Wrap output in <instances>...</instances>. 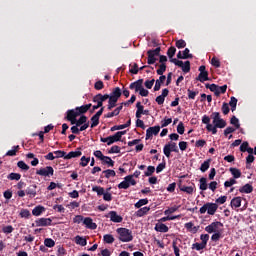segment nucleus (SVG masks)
<instances>
[{
	"mask_svg": "<svg viewBox=\"0 0 256 256\" xmlns=\"http://www.w3.org/2000/svg\"><path fill=\"white\" fill-rule=\"evenodd\" d=\"M175 53H177V48H175V46L168 48L167 56L170 59V63H174L176 67H181L183 73H189V71H191V62L187 60L183 63V61L173 58L175 57Z\"/></svg>",
	"mask_w": 256,
	"mask_h": 256,
	"instance_id": "1",
	"label": "nucleus"
},
{
	"mask_svg": "<svg viewBox=\"0 0 256 256\" xmlns=\"http://www.w3.org/2000/svg\"><path fill=\"white\" fill-rule=\"evenodd\" d=\"M91 107H93V104H85L82 106H78L74 109L68 110L66 112V121H75V117H80V115H85V113H87V111H89V109H91Z\"/></svg>",
	"mask_w": 256,
	"mask_h": 256,
	"instance_id": "2",
	"label": "nucleus"
},
{
	"mask_svg": "<svg viewBox=\"0 0 256 256\" xmlns=\"http://www.w3.org/2000/svg\"><path fill=\"white\" fill-rule=\"evenodd\" d=\"M116 233L119 241L122 243H131L133 241V231L127 228H117Z\"/></svg>",
	"mask_w": 256,
	"mask_h": 256,
	"instance_id": "3",
	"label": "nucleus"
},
{
	"mask_svg": "<svg viewBox=\"0 0 256 256\" xmlns=\"http://www.w3.org/2000/svg\"><path fill=\"white\" fill-rule=\"evenodd\" d=\"M217 209H219V205L217 203L207 202L200 208L199 212L201 215H205V213H208V215H215V213H217Z\"/></svg>",
	"mask_w": 256,
	"mask_h": 256,
	"instance_id": "4",
	"label": "nucleus"
},
{
	"mask_svg": "<svg viewBox=\"0 0 256 256\" xmlns=\"http://www.w3.org/2000/svg\"><path fill=\"white\" fill-rule=\"evenodd\" d=\"M163 153L167 159H171V153H179V147L177 143L170 141L166 145H164Z\"/></svg>",
	"mask_w": 256,
	"mask_h": 256,
	"instance_id": "5",
	"label": "nucleus"
},
{
	"mask_svg": "<svg viewBox=\"0 0 256 256\" xmlns=\"http://www.w3.org/2000/svg\"><path fill=\"white\" fill-rule=\"evenodd\" d=\"M147 55H148V60H147L148 65H155V63H157V57L161 55V47L148 50Z\"/></svg>",
	"mask_w": 256,
	"mask_h": 256,
	"instance_id": "6",
	"label": "nucleus"
},
{
	"mask_svg": "<svg viewBox=\"0 0 256 256\" xmlns=\"http://www.w3.org/2000/svg\"><path fill=\"white\" fill-rule=\"evenodd\" d=\"M211 119H213V125L218 129H225V127H227V121L221 118V114L219 112H213L211 114Z\"/></svg>",
	"mask_w": 256,
	"mask_h": 256,
	"instance_id": "7",
	"label": "nucleus"
},
{
	"mask_svg": "<svg viewBox=\"0 0 256 256\" xmlns=\"http://www.w3.org/2000/svg\"><path fill=\"white\" fill-rule=\"evenodd\" d=\"M221 227H223V223L220 221L212 222L210 225L205 227L206 233H219L221 232Z\"/></svg>",
	"mask_w": 256,
	"mask_h": 256,
	"instance_id": "8",
	"label": "nucleus"
},
{
	"mask_svg": "<svg viewBox=\"0 0 256 256\" xmlns=\"http://www.w3.org/2000/svg\"><path fill=\"white\" fill-rule=\"evenodd\" d=\"M54 173L55 170L51 166H46L36 171V175H40V177H53Z\"/></svg>",
	"mask_w": 256,
	"mask_h": 256,
	"instance_id": "9",
	"label": "nucleus"
},
{
	"mask_svg": "<svg viewBox=\"0 0 256 256\" xmlns=\"http://www.w3.org/2000/svg\"><path fill=\"white\" fill-rule=\"evenodd\" d=\"M109 99V94H97L92 98L93 103H97L98 107H103V102Z\"/></svg>",
	"mask_w": 256,
	"mask_h": 256,
	"instance_id": "10",
	"label": "nucleus"
},
{
	"mask_svg": "<svg viewBox=\"0 0 256 256\" xmlns=\"http://www.w3.org/2000/svg\"><path fill=\"white\" fill-rule=\"evenodd\" d=\"M161 131V126H152L146 130V140L151 139L153 135H159Z\"/></svg>",
	"mask_w": 256,
	"mask_h": 256,
	"instance_id": "11",
	"label": "nucleus"
},
{
	"mask_svg": "<svg viewBox=\"0 0 256 256\" xmlns=\"http://www.w3.org/2000/svg\"><path fill=\"white\" fill-rule=\"evenodd\" d=\"M106 217H109L112 223H123V217L117 214L116 211H110Z\"/></svg>",
	"mask_w": 256,
	"mask_h": 256,
	"instance_id": "12",
	"label": "nucleus"
},
{
	"mask_svg": "<svg viewBox=\"0 0 256 256\" xmlns=\"http://www.w3.org/2000/svg\"><path fill=\"white\" fill-rule=\"evenodd\" d=\"M36 227H49L53 220L51 218H39L35 220Z\"/></svg>",
	"mask_w": 256,
	"mask_h": 256,
	"instance_id": "13",
	"label": "nucleus"
},
{
	"mask_svg": "<svg viewBox=\"0 0 256 256\" xmlns=\"http://www.w3.org/2000/svg\"><path fill=\"white\" fill-rule=\"evenodd\" d=\"M71 125H76V127H81V125H84L87 122V116L80 115V118L77 120V117H74V120H68Z\"/></svg>",
	"mask_w": 256,
	"mask_h": 256,
	"instance_id": "14",
	"label": "nucleus"
},
{
	"mask_svg": "<svg viewBox=\"0 0 256 256\" xmlns=\"http://www.w3.org/2000/svg\"><path fill=\"white\" fill-rule=\"evenodd\" d=\"M83 225H85L86 229H91L92 231L97 229V223L93 222V218L91 217L84 218Z\"/></svg>",
	"mask_w": 256,
	"mask_h": 256,
	"instance_id": "15",
	"label": "nucleus"
},
{
	"mask_svg": "<svg viewBox=\"0 0 256 256\" xmlns=\"http://www.w3.org/2000/svg\"><path fill=\"white\" fill-rule=\"evenodd\" d=\"M168 95H169V89L164 88L162 90V94L156 97L155 99L156 103H158L159 105H163L165 103V97H167Z\"/></svg>",
	"mask_w": 256,
	"mask_h": 256,
	"instance_id": "16",
	"label": "nucleus"
},
{
	"mask_svg": "<svg viewBox=\"0 0 256 256\" xmlns=\"http://www.w3.org/2000/svg\"><path fill=\"white\" fill-rule=\"evenodd\" d=\"M83 155V152H81V148H77V151H71L66 156H64V159H76L77 157H81Z\"/></svg>",
	"mask_w": 256,
	"mask_h": 256,
	"instance_id": "17",
	"label": "nucleus"
},
{
	"mask_svg": "<svg viewBox=\"0 0 256 256\" xmlns=\"http://www.w3.org/2000/svg\"><path fill=\"white\" fill-rule=\"evenodd\" d=\"M143 87V79H139L135 82H132L129 86V89H135V92H139Z\"/></svg>",
	"mask_w": 256,
	"mask_h": 256,
	"instance_id": "18",
	"label": "nucleus"
},
{
	"mask_svg": "<svg viewBox=\"0 0 256 256\" xmlns=\"http://www.w3.org/2000/svg\"><path fill=\"white\" fill-rule=\"evenodd\" d=\"M26 195H29L31 199L37 195V185H30L26 189Z\"/></svg>",
	"mask_w": 256,
	"mask_h": 256,
	"instance_id": "19",
	"label": "nucleus"
},
{
	"mask_svg": "<svg viewBox=\"0 0 256 256\" xmlns=\"http://www.w3.org/2000/svg\"><path fill=\"white\" fill-rule=\"evenodd\" d=\"M155 231L158 233H168L169 232V227L165 225L164 223H157L155 225Z\"/></svg>",
	"mask_w": 256,
	"mask_h": 256,
	"instance_id": "20",
	"label": "nucleus"
},
{
	"mask_svg": "<svg viewBox=\"0 0 256 256\" xmlns=\"http://www.w3.org/2000/svg\"><path fill=\"white\" fill-rule=\"evenodd\" d=\"M166 79H167L166 75L160 76L159 79H157L155 82L154 91H159L161 89V85L165 83Z\"/></svg>",
	"mask_w": 256,
	"mask_h": 256,
	"instance_id": "21",
	"label": "nucleus"
},
{
	"mask_svg": "<svg viewBox=\"0 0 256 256\" xmlns=\"http://www.w3.org/2000/svg\"><path fill=\"white\" fill-rule=\"evenodd\" d=\"M206 89H210V91H212V93H215V95L217 97H219V95H221V92H219V86L216 84H206L205 85Z\"/></svg>",
	"mask_w": 256,
	"mask_h": 256,
	"instance_id": "22",
	"label": "nucleus"
},
{
	"mask_svg": "<svg viewBox=\"0 0 256 256\" xmlns=\"http://www.w3.org/2000/svg\"><path fill=\"white\" fill-rule=\"evenodd\" d=\"M121 95H122L121 88L116 87V88L113 89V91L111 92L109 97L112 98V99H118L119 100Z\"/></svg>",
	"mask_w": 256,
	"mask_h": 256,
	"instance_id": "23",
	"label": "nucleus"
},
{
	"mask_svg": "<svg viewBox=\"0 0 256 256\" xmlns=\"http://www.w3.org/2000/svg\"><path fill=\"white\" fill-rule=\"evenodd\" d=\"M43 213H45V208L43 206H41V205L36 206L32 210V215H34V217H39Z\"/></svg>",
	"mask_w": 256,
	"mask_h": 256,
	"instance_id": "24",
	"label": "nucleus"
},
{
	"mask_svg": "<svg viewBox=\"0 0 256 256\" xmlns=\"http://www.w3.org/2000/svg\"><path fill=\"white\" fill-rule=\"evenodd\" d=\"M196 81H200V83H205V81H209V72H200Z\"/></svg>",
	"mask_w": 256,
	"mask_h": 256,
	"instance_id": "25",
	"label": "nucleus"
},
{
	"mask_svg": "<svg viewBox=\"0 0 256 256\" xmlns=\"http://www.w3.org/2000/svg\"><path fill=\"white\" fill-rule=\"evenodd\" d=\"M239 193H253V186L251 184H245L244 186L239 188Z\"/></svg>",
	"mask_w": 256,
	"mask_h": 256,
	"instance_id": "26",
	"label": "nucleus"
},
{
	"mask_svg": "<svg viewBox=\"0 0 256 256\" xmlns=\"http://www.w3.org/2000/svg\"><path fill=\"white\" fill-rule=\"evenodd\" d=\"M149 211H151L150 207L140 208L138 211L135 212V216L136 217H144V215H147V213H149Z\"/></svg>",
	"mask_w": 256,
	"mask_h": 256,
	"instance_id": "27",
	"label": "nucleus"
},
{
	"mask_svg": "<svg viewBox=\"0 0 256 256\" xmlns=\"http://www.w3.org/2000/svg\"><path fill=\"white\" fill-rule=\"evenodd\" d=\"M185 229H187V231H190L191 233H197L199 231V227H196L193 222L186 223Z\"/></svg>",
	"mask_w": 256,
	"mask_h": 256,
	"instance_id": "28",
	"label": "nucleus"
},
{
	"mask_svg": "<svg viewBox=\"0 0 256 256\" xmlns=\"http://www.w3.org/2000/svg\"><path fill=\"white\" fill-rule=\"evenodd\" d=\"M108 111H111L112 109H114V107H117V101H119L117 98H111L108 97Z\"/></svg>",
	"mask_w": 256,
	"mask_h": 256,
	"instance_id": "29",
	"label": "nucleus"
},
{
	"mask_svg": "<svg viewBox=\"0 0 256 256\" xmlns=\"http://www.w3.org/2000/svg\"><path fill=\"white\" fill-rule=\"evenodd\" d=\"M75 243L76 245H81V247H85L87 245V239L83 236H76Z\"/></svg>",
	"mask_w": 256,
	"mask_h": 256,
	"instance_id": "30",
	"label": "nucleus"
},
{
	"mask_svg": "<svg viewBox=\"0 0 256 256\" xmlns=\"http://www.w3.org/2000/svg\"><path fill=\"white\" fill-rule=\"evenodd\" d=\"M209 167H211V159H208L201 164L200 171L202 173H205L206 171L209 170Z\"/></svg>",
	"mask_w": 256,
	"mask_h": 256,
	"instance_id": "31",
	"label": "nucleus"
},
{
	"mask_svg": "<svg viewBox=\"0 0 256 256\" xmlns=\"http://www.w3.org/2000/svg\"><path fill=\"white\" fill-rule=\"evenodd\" d=\"M155 67H159V69L156 70V73L157 75H160V77L167 71V64H155Z\"/></svg>",
	"mask_w": 256,
	"mask_h": 256,
	"instance_id": "32",
	"label": "nucleus"
},
{
	"mask_svg": "<svg viewBox=\"0 0 256 256\" xmlns=\"http://www.w3.org/2000/svg\"><path fill=\"white\" fill-rule=\"evenodd\" d=\"M229 171L234 179H239L241 177V170L231 167L229 168Z\"/></svg>",
	"mask_w": 256,
	"mask_h": 256,
	"instance_id": "33",
	"label": "nucleus"
},
{
	"mask_svg": "<svg viewBox=\"0 0 256 256\" xmlns=\"http://www.w3.org/2000/svg\"><path fill=\"white\" fill-rule=\"evenodd\" d=\"M102 174L104 175V177L106 179H110V177H116L117 173L115 172V170H111V169H107V170H104L102 172Z\"/></svg>",
	"mask_w": 256,
	"mask_h": 256,
	"instance_id": "34",
	"label": "nucleus"
},
{
	"mask_svg": "<svg viewBox=\"0 0 256 256\" xmlns=\"http://www.w3.org/2000/svg\"><path fill=\"white\" fill-rule=\"evenodd\" d=\"M103 165H108V167H115V161L111 159V157L106 156L104 159H102Z\"/></svg>",
	"mask_w": 256,
	"mask_h": 256,
	"instance_id": "35",
	"label": "nucleus"
},
{
	"mask_svg": "<svg viewBox=\"0 0 256 256\" xmlns=\"http://www.w3.org/2000/svg\"><path fill=\"white\" fill-rule=\"evenodd\" d=\"M231 207H235L236 209L241 207V197H234L232 200H231V203H230Z\"/></svg>",
	"mask_w": 256,
	"mask_h": 256,
	"instance_id": "36",
	"label": "nucleus"
},
{
	"mask_svg": "<svg viewBox=\"0 0 256 256\" xmlns=\"http://www.w3.org/2000/svg\"><path fill=\"white\" fill-rule=\"evenodd\" d=\"M92 191H94V193H97L99 197H101V195H105V188L101 186H93Z\"/></svg>",
	"mask_w": 256,
	"mask_h": 256,
	"instance_id": "37",
	"label": "nucleus"
},
{
	"mask_svg": "<svg viewBox=\"0 0 256 256\" xmlns=\"http://www.w3.org/2000/svg\"><path fill=\"white\" fill-rule=\"evenodd\" d=\"M149 203V199L144 198V199H140L138 202H136L134 204V207L136 209H141L143 207V205H147Z\"/></svg>",
	"mask_w": 256,
	"mask_h": 256,
	"instance_id": "38",
	"label": "nucleus"
},
{
	"mask_svg": "<svg viewBox=\"0 0 256 256\" xmlns=\"http://www.w3.org/2000/svg\"><path fill=\"white\" fill-rule=\"evenodd\" d=\"M117 141H121L117 133L112 136H108V145H113V143H117Z\"/></svg>",
	"mask_w": 256,
	"mask_h": 256,
	"instance_id": "39",
	"label": "nucleus"
},
{
	"mask_svg": "<svg viewBox=\"0 0 256 256\" xmlns=\"http://www.w3.org/2000/svg\"><path fill=\"white\" fill-rule=\"evenodd\" d=\"M103 241L108 243V245H111V243H115V237H113L111 234H105L103 236Z\"/></svg>",
	"mask_w": 256,
	"mask_h": 256,
	"instance_id": "40",
	"label": "nucleus"
},
{
	"mask_svg": "<svg viewBox=\"0 0 256 256\" xmlns=\"http://www.w3.org/2000/svg\"><path fill=\"white\" fill-rule=\"evenodd\" d=\"M99 116H96L95 114L91 117L90 121H91V129H95V127H97V125H99Z\"/></svg>",
	"mask_w": 256,
	"mask_h": 256,
	"instance_id": "41",
	"label": "nucleus"
},
{
	"mask_svg": "<svg viewBox=\"0 0 256 256\" xmlns=\"http://www.w3.org/2000/svg\"><path fill=\"white\" fill-rule=\"evenodd\" d=\"M195 188L193 186H181L180 191L187 193L188 195H193Z\"/></svg>",
	"mask_w": 256,
	"mask_h": 256,
	"instance_id": "42",
	"label": "nucleus"
},
{
	"mask_svg": "<svg viewBox=\"0 0 256 256\" xmlns=\"http://www.w3.org/2000/svg\"><path fill=\"white\" fill-rule=\"evenodd\" d=\"M237 98H235V96H232L231 98H230V102H229V104L228 105H230V107H231V111L233 112V111H236V109H237Z\"/></svg>",
	"mask_w": 256,
	"mask_h": 256,
	"instance_id": "43",
	"label": "nucleus"
},
{
	"mask_svg": "<svg viewBox=\"0 0 256 256\" xmlns=\"http://www.w3.org/2000/svg\"><path fill=\"white\" fill-rule=\"evenodd\" d=\"M128 178L127 176L124 178V181L120 182L118 184V189H129V182H128Z\"/></svg>",
	"mask_w": 256,
	"mask_h": 256,
	"instance_id": "44",
	"label": "nucleus"
},
{
	"mask_svg": "<svg viewBox=\"0 0 256 256\" xmlns=\"http://www.w3.org/2000/svg\"><path fill=\"white\" fill-rule=\"evenodd\" d=\"M7 179L10 181H19V179H21V174L12 172L7 176Z\"/></svg>",
	"mask_w": 256,
	"mask_h": 256,
	"instance_id": "45",
	"label": "nucleus"
},
{
	"mask_svg": "<svg viewBox=\"0 0 256 256\" xmlns=\"http://www.w3.org/2000/svg\"><path fill=\"white\" fill-rule=\"evenodd\" d=\"M200 190L201 191H207V178L202 177L200 178Z\"/></svg>",
	"mask_w": 256,
	"mask_h": 256,
	"instance_id": "46",
	"label": "nucleus"
},
{
	"mask_svg": "<svg viewBox=\"0 0 256 256\" xmlns=\"http://www.w3.org/2000/svg\"><path fill=\"white\" fill-rule=\"evenodd\" d=\"M20 217H22V219H29V217H31V212L29 209H22L20 211Z\"/></svg>",
	"mask_w": 256,
	"mask_h": 256,
	"instance_id": "47",
	"label": "nucleus"
},
{
	"mask_svg": "<svg viewBox=\"0 0 256 256\" xmlns=\"http://www.w3.org/2000/svg\"><path fill=\"white\" fill-rule=\"evenodd\" d=\"M17 167H19V169H22V171H29V165H27V163H25L23 160L18 161Z\"/></svg>",
	"mask_w": 256,
	"mask_h": 256,
	"instance_id": "48",
	"label": "nucleus"
},
{
	"mask_svg": "<svg viewBox=\"0 0 256 256\" xmlns=\"http://www.w3.org/2000/svg\"><path fill=\"white\" fill-rule=\"evenodd\" d=\"M175 45L177 49H185V47H187V42H185L183 39H180L176 41Z\"/></svg>",
	"mask_w": 256,
	"mask_h": 256,
	"instance_id": "49",
	"label": "nucleus"
},
{
	"mask_svg": "<svg viewBox=\"0 0 256 256\" xmlns=\"http://www.w3.org/2000/svg\"><path fill=\"white\" fill-rule=\"evenodd\" d=\"M171 123H173V119L165 117L161 121V128L163 129L164 127H168V125H171Z\"/></svg>",
	"mask_w": 256,
	"mask_h": 256,
	"instance_id": "50",
	"label": "nucleus"
},
{
	"mask_svg": "<svg viewBox=\"0 0 256 256\" xmlns=\"http://www.w3.org/2000/svg\"><path fill=\"white\" fill-rule=\"evenodd\" d=\"M155 173V166H148L147 170L144 172L145 177H151Z\"/></svg>",
	"mask_w": 256,
	"mask_h": 256,
	"instance_id": "51",
	"label": "nucleus"
},
{
	"mask_svg": "<svg viewBox=\"0 0 256 256\" xmlns=\"http://www.w3.org/2000/svg\"><path fill=\"white\" fill-rule=\"evenodd\" d=\"M80 166L81 167H87V165H89V161H91V158L90 157H85V156H82L81 159H80Z\"/></svg>",
	"mask_w": 256,
	"mask_h": 256,
	"instance_id": "52",
	"label": "nucleus"
},
{
	"mask_svg": "<svg viewBox=\"0 0 256 256\" xmlns=\"http://www.w3.org/2000/svg\"><path fill=\"white\" fill-rule=\"evenodd\" d=\"M44 245H45V247H49V248L55 247V240H53L51 238H46L44 240Z\"/></svg>",
	"mask_w": 256,
	"mask_h": 256,
	"instance_id": "53",
	"label": "nucleus"
},
{
	"mask_svg": "<svg viewBox=\"0 0 256 256\" xmlns=\"http://www.w3.org/2000/svg\"><path fill=\"white\" fill-rule=\"evenodd\" d=\"M230 123L231 125H234L236 129H239V127H241V124H239V118H236L235 116H232V118L230 119Z\"/></svg>",
	"mask_w": 256,
	"mask_h": 256,
	"instance_id": "54",
	"label": "nucleus"
},
{
	"mask_svg": "<svg viewBox=\"0 0 256 256\" xmlns=\"http://www.w3.org/2000/svg\"><path fill=\"white\" fill-rule=\"evenodd\" d=\"M205 247L207 246H205V244H202V242L192 244V249H196V251H202V249H205Z\"/></svg>",
	"mask_w": 256,
	"mask_h": 256,
	"instance_id": "55",
	"label": "nucleus"
},
{
	"mask_svg": "<svg viewBox=\"0 0 256 256\" xmlns=\"http://www.w3.org/2000/svg\"><path fill=\"white\" fill-rule=\"evenodd\" d=\"M211 65H213V67H216V69H219V67H221V61H219V59H217L216 57H213L211 59Z\"/></svg>",
	"mask_w": 256,
	"mask_h": 256,
	"instance_id": "56",
	"label": "nucleus"
},
{
	"mask_svg": "<svg viewBox=\"0 0 256 256\" xmlns=\"http://www.w3.org/2000/svg\"><path fill=\"white\" fill-rule=\"evenodd\" d=\"M222 237V231L221 232H214V234L211 236V241H219Z\"/></svg>",
	"mask_w": 256,
	"mask_h": 256,
	"instance_id": "57",
	"label": "nucleus"
},
{
	"mask_svg": "<svg viewBox=\"0 0 256 256\" xmlns=\"http://www.w3.org/2000/svg\"><path fill=\"white\" fill-rule=\"evenodd\" d=\"M188 93V99H195V97H197V95H199V91H192L191 89L187 90Z\"/></svg>",
	"mask_w": 256,
	"mask_h": 256,
	"instance_id": "58",
	"label": "nucleus"
},
{
	"mask_svg": "<svg viewBox=\"0 0 256 256\" xmlns=\"http://www.w3.org/2000/svg\"><path fill=\"white\" fill-rule=\"evenodd\" d=\"M201 243L207 247V242L209 241V234H201L200 236Z\"/></svg>",
	"mask_w": 256,
	"mask_h": 256,
	"instance_id": "59",
	"label": "nucleus"
},
{
	"mask_svg": "<svg viewBox=\"0 0 256 256\" xmlns=\"http://www.w3.org/2000/svg\"><path fill=\"white\" fill-rule=\"evenodd\" d=\"M229 111H230V109H229V104H228L227 102H224V103L222 104V113H223L224 115H229Z\"/></svg>",
	"mask_w": 256,
	"mask_h": 256,
	"instance_id": "60",
	"label": "nucleus"
},
{
	"mask_svg": "<svg viewBox=\"0 0 256 256\" xmlns=\"http://www.w3.org/2000/svg\"><path fill=\"white\" fill-rule=\"evenodd\" d=\"M105 87V85L103 84V81L99 80L94 84V89H96V91H101V89H103Z\"/></svg>",
	"mask_w": 256,
	"mask_h": 256,
	"instance_id": "61",
	"label": "nucleus"
},
{
	"mask_svg": "<svg viewBox=\"0 0 256 256\" xmlns=\"http://www.w3.org/2000/svg\"><path fill=\"white\" fill-rule=\"evenodd\" d=\"M179 207L174 206L164 211V215H171L172 213H175V211H178Z\"/></svg>",
	"mask_w": 256,
	"mask_h": 256,
	"instance_id": "62",
	"label": "nucleus"
},
{
	"mask_svg": "<svg viewBox=\"0 0 256 256\" xmlns=\"http://www.w3.org/2000/svg\"><path fill=\"white\" fill-rule=\"evenodd\" d=\"M165 167H167V163L165 162V160L160 163L157 167H156V173H161V171H163V169H165Z\"/></svg>",
	"mask_w": 256,
	"mask_h": 256,
	"instance_id": "63",
	"label": "nucleus"
},
{
	"mask_svg": "<svg viewBox=\"0 0 256 256\" xmlns=\"http://www.w3.org/2000/svg\"><path fill=\"white\" fill-rule=\"evenodd\" d=\"M57 255L58 256H65V255H67V251L65 250L64 247L58 246Z\"/></svg>",
	"mask_w": 256,
	"mask_h": 256,
	"instance_id": "64",
	"label": "nucleus"
}]
</instances>
